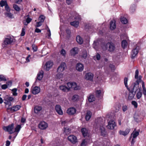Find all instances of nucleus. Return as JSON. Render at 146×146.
Segmentation results:
<instances>
[{"label": "nucleus", "mask_w": 146, "mask_h": 146, "mask_svg": "<svg viewBox=\"0 0 146 146\" xmlns=\"http://www.w3.org/2000/svg\"><path fill=\"white\" fill-rule=\"evenodd\" d=\"M102 47L103 49L107 50L110 52H113L115 48V44L111 42L102 43Z\"/></svg>", "instance_id": "1"}, {"label": "nucleus", "mask_w": 146, "mask_h": 146, "mask_svg": "<svg viewBox=\"0 0 146 146\" xmlns=\"http://www.w3.org/2000/svg\"><path fill=\"white\" fill-rule=\"evenodd\" d=\"M142 76L141 75H139V79L137 80L134 83H132L130 86L129 89L131 90L134 91L135 93L137 90H139V89H141V88H139V82L142 81L141 80Z\"/></svg>", "instance_id": "2"}, {"label": "nucleus", "mask_w": 146, "mask_h": 146, "mask_svg": "<svg viewBox=\"0 0 146 146\" xmlns=\"http://www.w3.org/2000/svg\"><path fill=\"white\" fill-rule=\"evenodd\" d=\"M128 80V78L127 77H125L124 80V83L125 86L127 88V89L129 91L128 99L129 100H131L134 97L136 93L135 92H134V91H133L131 90L128 87L127 84Z\"/></svg>", "instance_id": "3"}, {"label": "nucleus", "mask_w": 146, "mask_h": 146, "mask_svg": "<svg viewBox=\"0 0 146 146\" xmlns=\"http://www.w3.org/2000/svg\"><path fill=\"white\" fill-rule=\"evenodd\" d=\"M14 40L13 37L9 36L5 38L2 44L3 47H5L7 45L11 44L12 43L14 42Z\"/></svg>", "instance_id": "4"}, {"label": "nucleus", "mask_w": 146, "mask_h": 146, "mask_svg": "<svg viewBox=\"0 0 146 146\" xmlns=\"http://www.w3.org/2000/svg\"><path fill=\"white\" fill-rule=\"evenodd\" d=\"M139 49V47L136 46L132 50L131 56L132 59H134L137 56Z\"/></svg>", "instance_id": "5"}, {"label": "nucleus", "mask_w": 146, "mask_h": 146, "mask_svg": "<svg viewBox=\"0 0 146 146\" xmlns=\"http://www.w3.org/2000/svg\"><path fill=\"white\" fill-rule=\"evenodd\" d=\"M13 127L14 124L13 123L7 126L4 127H3V129L6 131L9 132V134H11L14 133L13 131Z\"/></svg>", "instance_id": "6"}, {"label": "nucleus", "mask_w": 146, "mask_h": 146, "mask_svg": "<svg viewBox=\"0 0 146 146\" xmlns=\"http://www.w3.org/2000/svg\"><path fill=\"white\" fill-rule=\"evenodd\" d=\"M81 132L84 137H89L90 136L89 132L88 130L85 128H82L81 130Z\"/></svg>", "instance_id": "7"}, {"label": "nucleus", "mask_w": 146, "mask_h": 146, "mask_svg": "<svg viewBox=\"0 0 146 146\" xmlns=\"http://www.w3.org/2000/svg\"><path fill=\"white\" fill-rule=\"evenodd\" d=\"M116 126V123L114 121H110L108 122V124L107 127L109 129H113Z\"/></svg>", "instance_id": "8"}, {"label": "nucleus", "mask_w": 146, "mask_h": 146, "mask_svg": "<svg viewBox=\"0 0 146 146\" xmlns=\"http://www.w3.org/2000/svg\"><path fill=\"white\" fill-rule=\"evenodd\" d=\"M68 139V140L73 144H75L77 142V139L76 137L74 135L69 136Z\"/></svg>", "instance_id": "9"}, {"label": "nucleus", "mask_w": 146, "mask_h": 146, "mask_svg": "<svg viewBox=\"0 0 146 146\" xmlns=\"http://www.w3.org/2000/svg\"><path fill=\"white\" fill-rule=\"evenodd\" d=\"M93 77L94 74L91 72L87 73L85 76L86 79L91 81H93Z\"/></svg>", "instance_id": "10"}, {"label": "nucleus", "mask_w": 146, "mask_h": 146, "mask_svg": "<svg viewBox=\"0 0 146 146\" xmlns=\"http://www.w3.org/2000/svg\"><path fill=\"white\" fill-rule=\"evenodd\" d=\"M47 127V124L44 121L41 122L38 125V127L41 129H44Z\"/></svg>", "instance_id": "11"}, {"label": "nucleus", "mask_w": 146, "mask_h": 146, "mask_svg": "<svg viewBox=\"0 0 146 146\" xmlns=\"http://www.w3.org/2000/svg\"><path fill=\"white\" fill-rule=\"evenodd\" d=\"M21 108V106L19 105L13 106L12 107L8 108H7V111L10 110V111H16L19 110Z\"/></svg>", "instance_id": "12"}, {"label": "nucleus", "mask_w": 146, "mask_h": 146, "mask_svg": "<svg viewBox=\"0 0 146 146\" xmlns=\"http://www.w3.org/2000/svg\"><path fill=\"white\" fill-rule=\"evenodd\" d=\"M66 66V65L65 63L62 62L59 66L57 68V71H59L60 72H63L64 71Z\"/></svg>", "instance_id": "13"}, {"label": "nucleus", "mask_w": 146, "mask_h": 146, "mask_svg": "<svg viewBox=\"0 0 146 146\" xmlns=\"http://www.w3.org/2000/svg\"><path fill=\"white\" fill-rule=\"evenodd\" d=\"M76 109L73 107L68 109L67 110V113L69 115H72L74 114L76 112Z\"/></svg>", "instance_id": "14"}, {"label": "nucleus", "mask_w": 146, "mask_h": 146, "mask_svg": "<svg viewBox=\"0 0 146 146\" xmlns=\"http://www.w3.org/2000/svg\"><path fill=\"white\" fill-rule=\"evenodd\" d=\"M105 120L104 118L100 117L98 119L97 124L100 127L103 126Z\"/></svg>", "instance_id": "15"}, {"label": "nucleus", "mask_w": 146, "mask_h": 146, "mask_svg": "<svg viewBox=\"0 0 146 146\" xmlns=\"http://www.w3.org/2000/svg\"><path fill=\"white\" fill-rule=\"evenodd\" d=\"M84 68V65L81 63H77L76 66V69L79 72H82Z\"/></svg>", "instance_id": "16"}, {"label": "nucleus", "mask_w": 146, "mask_h": 146, "mask_svg": "<svg viewBox=\"0 0 146 146\" xmlns=\"http://www.w3.org/2000/svg\"><path fill=\"white\" fill-rule=\"evenodd\" d=\"M40 90V89L39 87L36 86L33 88L32 93L33 94L36 95L39 93Z\"/></svg>", "instance_id": "17"}, {"label": "nucleus", "mask_w": 146, "mask_h": 146, "mask_svg": "<svg viewBox=\"0 0 146 146\" xmlns=\"http://www.w3.org/2000/svg\"><path fill=\"white\" fill-rule=\"evenodd\" d=\"M78 47H75L72 48L70 51V54L71 55L75 56L76 54H78Z\"/></svg>", "instance_id": "18"}, {"label": "nucleus", "mask_w": 146, "mask_h": 146, "mask_svg": "<svg viewBox=\"0 0 146 146\" xmlns=\"http://www.w3.org/2000/svg\"><path fill=\"white\" fill-rule=\"evenodd\" d=\"M130 131V129L127 128L124 131L120 130L119 131V133L120 135L125 136L128 134Z\"/></svg>", "instance_id": "19"}, {"label": "nucleus", "mask_w": 146, "mask_h": 146, "mask_svg": "<svg viewBox=\"0 0 146 146\" xmlns=\"http://www.w3.org/2000/svg\"><path fill=\"white\" fill-rule=\"evenodd\" d=\"M53 65V62L51 61L47 62L45 65L46 67V70H49Z\"/></svg>", "instance_id": "20"}, {"label": "nucleus", "mask_w": 146, "mask_h": 146, "mask_svg": "<svg viewBox=\"0 0 146 146\" xmlns=\"http://www.w3.org/2000/svg\"><path fill=\"white\" fill-rule=\"evenodd\" d=\"M55 110L57 112L59 115H62L63 112L61 109L60 106L59 105H56L55 106Z\"/></svg>", "instance_id": "21"}, {"label": "nucleus", "mask_w": 146, "mask_h": 146, "mask_svg": "<svg viewBox=\"0 0 146 146\" xmlns=\"http://www.w3.org/2000/svg\"><path fill=\"white\" fill-rule=\"evenodd\" d=\"M100 130L101 132V135L103 137L105 136L106 134V131L105 129L103 126L100 127Z\"/></svg>", "instance_id": "22"}, {"label": "nucleus", "mask_w": 146, "mask_h": 146, "mask_svg": "<svg viewBox=\"0 0 146 146\" xmlns=\"http://www.w3.org/2000/svg\"><path fill=\"white\" fill-rule=\"evenodd\" d=\"M44 72L42 70H41L38 73L36 79H37L39 80H41L43 77Z\"/></svg>", "instance_id": "23"}, {"label": "nucleus", "mask_w": 146, "mask_h": 146, "mask_svg": "<svg viewBox=\"0 0 146 146\" xmlns=\"http://www.w3.org/2000/svg\"><path fill=\"white\" fill-rule=\"evenodd\" d=\"M116 24L115 21H111L110 23V29L111 30H113L116 28Z\"/></svg>", "instance_id": "24"}, {"label": "nucleus", "mask_w": 146, "mask_h": 146, "mask_svg": "<svg viewBox=\"0 0 146 146\" xmlns=\"http://www.w3.org/2000/svg\"><path fill=\"white\" fill-rule=\"evenodd\" d=\"M92 115V113L90 111H88L85 116V119L87 121H88Z\"/></svg>", "instance_id": "25"}, {"label": "nucleus", "mask_w": 146, "mask_h": 146, "mask_svg": "<svg viewBox=\"0 0 146 146\" xmlns=\"http://www.w3.org/2000/svg\"><path fill=\"white\" fill-rule=\"evenodd\" d=\"M60 89L64 92H68L69 91V88L65 86H60Z\"/></svg>", "instance_id": "26"}, {"label": "nucleus", "mask_w": 146, "mask_h": 146, "mask_svg": "<svg viewBox=\"0 0 146 146\" xmlns=\"http://www.w3.org/2000/svg\"><path fill=\"white\" fill-rule=\"evenodd\" d=\"M67 85L68 86V88H69L70 90L71 88H73L74 86H76V83L75 82L72 83L68 82L67 83Z\"/></svg>", "instance_id": "27"}, {"label": "nucleus", "mask_w": 146, "mask_h": 146, "mask_svg": "<svg viewBox=\"0 0 146 146\" xmlns=\"http://www.w3.org/2000/svg\"><path fill=\"white\" fill-rule=\"evenodd\" d=\"M76 40L77 42L80 44H82L83 42V40L82 38L79 35L77 36L76 37Z\"/></svg>", "instance_id": "28"}, {"label": "nucleus", "mask_w": 146, "mask_h": 146, "mask_svg": "<svg viewBox=\"0 0 146 146\" xmlns=\"http://www.w3.org/2000/svg\"><path fill=\"white\" fill-rule=\"evenodd\" d=\"M4 14L7 17L10 19H12L14 18L13 14L9 12L5 13Z\"/></svg>", "instance_id": "29"}, {"label": "nucleus", "mask_w": 146, "mask_h": 146, "mask_svg": "<svg viewBox=\"0 0 146 146\" xmlns=\"http://www.w3.org/2000/svg\"><path fill=\"white\" fill-rule=\"evenodd\" d=\"M127 45V42L126 40H124L121 42V46L123 48L126 47Z\"/></svg>", "instance_id": "30"}, {"label": "nucleus", "mask_w": 146, "mask_h": 146, "mask_svg": "<svg viewBox=\"0 0 146 146\" xmlns=\"http://www.w3.org/2000/svg\"><path fill=\"white\" fill-rule=\"evenodd\" d=\"M42 110V107L40 106H36L34 108V112L35 113H38Z\"/></svg>", "instance_id": "31"}, {"label": "nucleus", "mask_w": 146, "mask_h": 146, "mask_svg": "<svg viewBox=\"0 0 146 146\" xmlns=\"http://www.w3.org/2000/svg\"><path fill=\"white\" fill-rule=\"evenodd\" d=\"M70 25L75 27H77L79 25V22L78 21H74L70 23Z\"/></svg>", "instance_id": "32"}, {"label": "nucleus", "mask_w": 146, "mask_h": 146, "mask_svg": "<svg viewBox=\"0 0 146 146\" xmlns=\"http://www.w3.org/2000/svg\"><path fill=\"white\" fill-rule=\"evenodd\" d=\"M88 100L89 102H91L95 100V98L94 97V95H91L88 97Z\"/></svg>", "instance_id": "33"}, {"label": "nucleus", "mask_w": 146, "mask_h": 146, "mask_svg": "<svg viewBox=\"0 0 146 146\" xmlns=\"http://www.w3.org/2000/svg\"><path fill=\"white\" fill-rule=\"evenodd\" d=\"M136 130V129H135L134 130V131H133V138H136L139 134V132L138 131H135H135Z\"/></svg>", "instance_id": "34"}, {"label": "nucleus", "mask_w": 146, "mask_h": 146, "mask_svg": "<svg viewBox=\"0 0 146 146\" xmlns=\"http://www.w3.org/2000/svg\"><path fill=\"white\" fill-rule=\"evenodd\" d=\"M95 94L97 97H100L101 96V90H96L95 92Z\"/></svg>", "instance_id": "35"}, {"label": "nucleus", "mask_w": 146, "mask_h": 146, "mask_svg": "<svg viewBox=\"0 0 146 146\" xmlns=\"http://www.w3.org/2000/svg\"><path fill=\"white\" fill-rule=\"evenodd\" d=\"M121 23L124 24H126L128 23V20L125 17H122L121 18Z\"/></svg>", "instance_id": "36"}, {"label": "nucleus", "mask_w": 146, "mask_h": 146, "mask_svg": "<svg viewBox=\"0 0 146 146\" xmlns=\"http://www.w3.org/2000/svg\"><path fill=\"white\" fill-rule=\"evenodd\" d=\"M79 96L77 95H74L72 98V100L74 102L77 101L78 100Z\"/></svg>", "instance_id": "37"}, {"label": "nucleus", "mask_w": 146, "mask_h": 146, "mask_svg": "<svg viewBox=\"0 0 146 146\" xmlns=\"http://www.w3.org/2000/svg\"><path fill=\"white\" fill-rule=\"evenodd\" d=\"M142 86L143 90V94L146 95V90L145 86V83L143 81H142Z\"/></svg>", "instance_id": "38"}, {"label": "nucleus", "mask_w": 146, "mask_h": 146, "mask_svg": "<svg viewBox=\"0 0 146 146\" xmlns=\"http://www.w3.org/2000/svg\"><path fill=\"white\" fill-rule=\"evenodd\" d=\"M64 132L66 135H68L70 132V130L68 127L64 128Z\"/></svg>", "instance_id": "39"}, {"label": "nucleus", "mask_w": 146, "mask_h": 146, "mask_svg": "<svg viewBox=\"0 0 146 146\" xmlns=\"http://www.w3.org/2000/svg\"><path fill=\"white\" fill-rule=\"evenodd\" d=\"M141 89H139V91L136 94V97L137 99H140L141 97L142 94V93L140 92Z\"/></svg>", "instance_id": "40"}, {"label": "nucleus", "mask_w": 146, "mask_h": 146, "mask_svg": "<svg viewBox=\"0 0 146 146\" xmlns=\"http://www.w3.org/2000/svg\"><path fill=\"white\" fill-rule=\"evenodd\" d=\"M87 56V52L86 50H84L82 52V57L84 59H86Z\"/></svg>", "instance_id": "41"}, {"label": "nucleus", "mask_w": 146, "mask_h": 146, "mask_svg": "<svg viewBox=\"0 0 146 146\" xmlns=\"http://www.w3.org/2000/svg\"><path fill=\"white\" fill-rule=\"evenodd\" d=\"M139 70L138 69L136 70L135 72V78L137 79V80L139 79Z\"/></svg>", "instance_id": "42"}, {"label": "nucleus", "mask_w": 146, "mask_h": 146, "mask_svg": "<svg viewBox=\"0 0 146 146\" xmlns=\"http://www.w3.org/2000/svg\"><path fill=\"white\" fill-rule=\"evenodd\" d=\"M21 128V126L20 125H17L16 127L15 128V130L13 132H19L20 131Z\"/></svg>", "instance_id": "43"}, {"label": "nucleus", "mask_w": 146, "mask_h": 146, "mask_svg": "<svg viewBox=\"0 0 146 146\" xmlns=\"http://www.w3.org/2000/svg\"><path fill=\"white\" fill-rule=\"evenodd\" d=\"M45 19V17L43 15H41L38 19L42 23L44 22Z\"/></svg>", "instance_id": "44"}, {"label": "nucleus", "mask_w": 146, "mask_h": 146, "mask_svg": "<svg viewBox=\"0 0 146 146\" xmlns=\"http://www.w3.org/2000/svg\"><path fill=\"white\" fill-rule=\"evenodd\" d=\"M32 49L33 50V52H36L37 50V46L35 44H33L32 45Z\"/></svg>", "instance_id": "45"}, {"label": "nucleus", "mask_w": 146, "mask_h": 146, "mask_svg": "<svg viewBox=\"0 0 146 146\" xmlns=\"http://www.w3.org/2000/svg\"><path fill=\"white\" fill-rule=\"evenodd\" d=\"M17 88H13L12 90V92H13V94L14 96H17Z\"/></svg>", "instance_id": "46"}, {"label": "nucleus", "mask_w": 146, "mask_h": 146, "mask_svg": "<svg viewBox=\"0 0 146 146\" xmlns=\"http://www.w3.org/2000/svg\"><path fill=\"white\" fill-rule=\"evenodd\" d=\"M32 20V19L30 18L29 17H27L26 19V22L27 24L25 23L24 24L26 25H27Z\"/></svg>", "instance_id": "47"}, {"label": "nucleus", "mask_w": 146, "mask_h": 146, "mask_svg": "<svg viewBox=\"0 0 146 146\" xmlns=\"http://www.w3.org/2000/svg\"><path fill=\"white\" fill-rule=\"evenodd\" d=\"M13 7L14 9L17 11H18L20 10V8L17 5L15 4H13Z\"/></svg>", "instance_id": "48"}, {"label": "nucleus", "mask_w": 146, "mask_h": 146, "mask_svg": "<svg viewBox=\"0 0 146 146\" xmlns=\"http://www.w3.org/2000/svg\"><path fill=\"white\" fill-rule=\"evenodd\" d=\"M132 104L134 106L135 108H137L138 107V104L137 102L135 101H133L131 102Z\"/></svg>", "instance_id": "49"}, {"label": "nucleus", "mask_w": 146, "mask_h": 146, "mask_svg": "<svg viewBox=\"0 0 146 146\" xmlns=\"http://www.w3.org/2000/svg\"><path fill=\"white\" fill-rule=\"evenodd\" d=\"M63 76V74L61 73H59L57 74L56 78H57L60 79L62 78Z\"/></svg>", "instance_id": "50"}, {"label": "nucleus", "mask_w": 146, "mask_h": 146, "mask_svg": "<svg viewBox=\"0 0 146 146\" xmlns=\"http://www.w3.org/2000/svg\"><path fill=\"white\" fill-rule=\"evenodd\" d=\"M6 4H7L6 1L1 0L0 2V5L1 7H3V6H5Z\"/></svg>", "instance_id": "51"}, {"label": "nucleus", "mask_w": 146, "mask_h": 146, "mask_svg": "<svg viewBox=\"0 0 146 146\" xmlns=\"http://www.w3.org/2000/svg\"><path fill=\"white\" fill-rule=\"evenodd\" d=\"M1 81H6L5 77L2 75H0V82Z\"/></svg>", "instance_id": "52"}, {"label": "nucleus", "mask_w": 146, "mask_h": 146, "mask_svg": "<svg viewBox=\"0 0 146 146\" xmlns=\"http://www.w3.org/2000/svg\"><path fill=\"white\" fill-rule=\"evenodd\" d=\"M5 9L7 12H8L10 11V9L7 4H6L5 5Z\"/></svg>", "instance_id": "53"}, {"label": "nucleus", "mask_w": 146, "mask_h": 146, "mask_svg": "<svg viewBox=\"0 0 146 146\" xmlns=\"http://www.w3.org/2000/svg\"><path fill=\"white\" fill-rule=\"evenodd\" d=\"M87 143V142L85 141V139L83 140L81 144V146H85Z\"/></svg>", "instance_id": "54"}, {"label": "nucleus", "mask_w": 146, "mask_h": 146, "mask_svg": "<svg viewBox=\"0 0 146 146\" xmlns=\"http://www.w3.org/2000/svg\"><path fill=\"white\" fill-rule=\"evenodd\" d=\"M128 107L126 105H124L122 107V110L123 112H125L127 110Z\"/></svg>", "instance_id": "55"}, {"label": "nucleus", "mask_w": 146, "mask_h": 146, "mask_svg": "<svg viewBox=\"0 0 146 146\" xmlns=\"http://www.w3.org/2000/svg\"><path fill=\"white\" fill-rule=\"evenodd\" d=\"M25 29L23 28L22 29L21 33V36H23L25 35Z\"/></svg>", "instance_id": "56"}, {"label": "nucleus", "mask_w": 146, "mask_h": 146, "mask_svg": "<svg viewBox=\"0 0 146 146\" xmlns=\"http://www.w3.org/2000/svg\"><path fill=\"white\" fill-rule=\"evenodd\" d=\"M135 5H132L130 8V10L132 12H133V11L135 10Z\"/></svg>", "instance_id": "57"}, {"label": "nucleus", "mask_w": 146, "mask_h": 146, "mask_svg": "<svg viewBox=\"0 0 146 146\" xmlns=\"http://www.w3.org/2000/svg\"><path fill=\"white\" fill-rule=\"evenodd\" d=\"M4 103L5 104L6 106L8 105V108H10V106H11V103L10 101H7L4 102Z\"/></svg>", "instance_id": "58"}, {"label": "nucleus", "mask_w": 146, "mask_h": 146, "mask_svg": "<svg viewBox=\"0 0 146 146\" xmlns=\"http://www.w3.org/2000/svg\"><path fill=\"white\" fill-rule=\"evenodd\" d=\"M60 54L63 56H64L66 54V51L64 49H62L60 51Z\"/></svg>", "instance_id": "59"}, {"label": "nucleus", "mask_w": 146, "mask_h": 146, "mask_svg": "<svg viewBox=\"0 0 146 146\" xmlns=\"http://www.w3.org/2000/svg\"><path fill=\"white\" fill-rule=\"evenodd\" d=\"M73 88H74V90H79L80 89V87L79 86H77V85L76 86H74Z\"/></svg>", "instance_id": "60"}, {"label": "nucleus", "mask_w": 146, "mask_h": 146, "mask_svg": "<svg viewBox=\"0 0 146 146\" xmlns=\"http://www.w3.org/2000/svg\"><path fill=\"white\" fill-rule=\"evenodd\" d=\"M109 67L111 69L112 71L114 70H115V66L112 64H110L109 66Z\"/></svg>", "instance_id": "61"}, {"label": "nucleus", "mask_w": 146, "mask_h": 146, "mask_svg": "<svg viewBox=\"0 0 146 146\" xmlns=\"http://www.w3.org/2000/svg\"><path fill=\"white\" fill-rule=\"evenodd\" d=\"M37 25H36V27H38L42 25V22H40V21L37 22L36 23Z\"/></svg>", "instance_id": "62"}, {"label": "nucleus", "mask_w": 146, "mask_h": 146, "mask_svg": "<svg viewBox=\"0 0 146 146\" xmlns=\"http://www.w3.org/2000/svg\"><path fill=\"white\" fill-rule=\"evenodd\" d=\"M7 87V84H3L1 86L2 89L4 90L6 89Z\"/></svg>", "instance_id": "63"}, {"label": "nucleus", "mask_w": 146, "mask_h": 146, "mask_svg": "<svg viewBox=\"0 0 146 146\" xmlns=\"http://www.w3.org/2000/svg\"><path fill=\"white\" fill-rule=\"evenodd\" d=\"M6 84L7 85V86H11L12 85V82L11 80L9 81L6 82Z\"/></svg>", "instance_id": "64"}]
</instances>
